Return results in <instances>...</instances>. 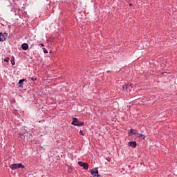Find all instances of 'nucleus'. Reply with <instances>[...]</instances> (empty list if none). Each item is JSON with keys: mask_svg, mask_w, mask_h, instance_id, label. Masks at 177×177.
<instances>
[{"mask_svg": "<svg viewBox=\"0 0 177 177\" xmlns=\"http://www.w3.org/2000/svg\"><path fill=\"white\" fill-rule=\"evenodd\" d=\"M122 89L123 91H127V89H128V86H127V84L122 86Z\"/></svg>", "mask_w": 177, "mask_h": 177, "instance_id": "obj_11", "label": "nucleus"}, {"mask_svg": "<svg viewBox=\"0 0 177 177\" xmlns=\"http://www.w3.org/2000/svg\"><path fill=\"white\" fill-rule=\"evenodd\" d=\"M129 6H132V4H131V3H129Z\"/></svg>", "mask_w": 177, "mask_h": 177, "instance_id": "obj_20", "label": "nucleus"}, {"mask_svg": "<svg viewBox=\"0 0 177 177\" xmlns=\"http://www.w3.org/2000/svg\"><path fill=\"white\" fill-rule=\"evenodd\" d=\"M133 135H134L136 136V138H142L143 140H145V139L146 138V137L145 136V135L142 134V133H133Z\"/></svg>", "mask_w": 177, "mask_h": 177, "instance_id": "obj_6", "label": "nucleus"}, {"mask_svg": "<svg viewBox=\"0 0 177 177\" xmlns=\"http://www.w3.org/2000/svg\"><path fill=\"white\" fill-rule=\"evenodd\" d=\"M4 35H6V37H8V35L6 33H4Z\"/></svg>", "mask_w": 177, "mask_h": 177, "instance_id": "obj_18", "label": "nucleus"}, {"mask_svg": "<svg viewBox=\"0 0 177 177\" xmlns=\"http://www.w3.org/2000/svg\"><path fill=\"white\" fill-rule=\"evenodd\" d=\"M91 174H93V177H99L100 175H99V171L97 170V168H95L91 170Z\"/></svg>", "mask_w": 177, "mask_h": 177, "instance_id": "obj_4", "label": "nucleus"}, {"mask_svg": "<svg viewBox=\"0 0 177 177\" xmlns=\"http://www.w3.org/2000/svg\"><path fill=\"white\" fill-rule=\"evenodd\" d=\"M80 135H82V136H84V131H82V130L80 131Z\"/></svg>", "mask_w": 177, "mask_h": 177, "instance_id": "obj_15", "label": "nucleus"}, {"mask_svg": "<svg viewBox=\"0 0 177 177\" xmlns=\"http://www.w3.org/2000/svg\"><path fill=\"white\" fill-rule=\"evenodd\" d=\"M4 41H6V38H5V37H0V42H3Z\"/></svg>", "mask_w": 177, "mask_h": 177, "instance_id": "obj_12", "label": "nucleus"}, {"mask_svg": "<svg viewBox=\"0 0 177 177\" xmlns=\"http://www.w3.org/2000/svg\"><path fill=\"white\" fill-rule=\"evenodd\" d=\"M4 62H9V57H6L5 59H4Z\"/></svg>", "mask_w": 177, "mask_h": 177, "instance_id": "obj_13", "label": "nucleus"}, {"mask_svg": "<svg viewBox=\"0 0 177 177\" xmlns=\"http://www.w3.org/2000/svg\"><path fill=\"white\" fill-rule=\"evenodd\" d=\"M21 48L23 49V50H27V49H28V44H26V43H24L21 45Z\"/></svg>", "mask_w": 177, "mask_h": 177, "instance_id": "obj_7", "label": "nucleus"}, {"mask_svg": "<svg viewBox=\"0 0 177 177\" xmlns=\"http://www.w3.org/2000/svg\"><path fill=\"white\" fill-rule=\"evenodd\" d=\"M43 50L44 53H48V50H46V48H43Z\"/></svg>", "mask_w": 177, "mask_h": 177, "instance_id": "obj_14", "label": "nucleus"}, {"mask_svg": "<svg viewBox=\"0 0 177 177\" xmlns=\"http://www.w3.org/2000/svg\"><path fill=\"white\" fill-rule=\"evenodd\" d=\"M10 168L12 169V171H15V169H17L19 168H24V165L21 163L12 164L10 165Z\"/></svg>", "mask_w": 177, "mask_h": 177, "instance_id": "obj_2", "label": "nucleus"}, {"mask_svg": "<svg viewBox=\"0 0 177 177\" xmlns=\"http://www.w3.org/2000/svg\"><path fill=\"white\" fill-rule=\"evenodd\" d=\"M129 146L131 147H136V142H129Z\"/></svg>", "mask_w": 177, "mask_h": 177, "instance_id": "obj_9", "label": "nucleus"}, {"mask_svg": "<svg viewBox=\"0 0 177 177\" xmlns=\"http://www.w3.org/2000/svg\"><path fill=\"white\" fill-rule=\"evenodd\" d=\"M107 161H110V158H107Z\"/></svg>", "mask_w": 177, "mask_h": 177, "instance_id": "obj_19", "label": "nucleus"}, {"mask_svg": "<svg viewBox=\"0 0 177 177\" xmlns=\"http://www.w3.org/2000/svg\"><path fill=\"white\" fill-rule=\"evenodd\" d=\"M71 124L74 125L75 127H84V125L85 124V122H80V121H78L77 118H73Z\"/></svg>", "mask_w": 177, "mask_h": 177, "instance_id": "obj_1", "label": "nucleus"}, {"mask_svg": "<svg viewBox=\"0 0 177 177\" xmlns=\"http://www.w3.org/2000/svg\"><path fill=\"white\" fill-rule=\"evenodd\" d=\"M32 136L30 133H24V134L21 135V139H26V140H28V139H30V138Z\"/></svg>", "mask_w": 177, "mask_h": 177, "instance_id": "obj_3", "label": "nucleus"}, {"mask_svg": "<svg viewBox=\"0 0 177 177\" xmlns=\"http://www.w3.org/2000/svg\"><path fill=\"white\" fill-rule=\"evenodd\" d=\"M130 133H135V132H133V129H131Z\"/></svg>", "mask_w": 177, "mask_h": 177, "instance_id": "obj_16", "label": "nucleus"}, {"mask_svg": "<svg viewBox=\"0 0 177 177\" xmlns=\"http://www.w3.org/2000/svg\"><path fill=\"white\" fill-rule=\"evenodd\" d=\"M11 64H12V66H15V57H12Z\"/></svg>", "mask_w": 177, "mask_h": 177, "instance_id": "obj_10", "label": "nucleus"}, {"mask_svg": "<svg viewBox=\"0 0 177 177\" xmlns=\"http://www.w3.org/2000/svg\"><path fill=\"white\" fill-rule=\"evenodd\" d=\"M77 164H78V165H80V167H82L83 169H84L85 170H86V169H88V168H89V165L86 162H78Z\"/></svg>", "mask_w": 177, "mask_h": 177, "instance_id": "obj_5", "label": "nucleus"}, {"mask_svg": "<svg viewBox=\"0 0 177 177\" xmlns=\"http://www.w3.org/2000/svg\"><path fill=\"white\" fill-rule=\"evenodd\" d=\"M24 81H26V79H21L19 81L18 84L19 88H23V82H24Z\"/></svg>", "mask_w": 177, "mask_h": 177, "instance_id": "obj_8", "label": "nucleus"}, {"mask_svg": "<svg viewBox=\"0 0 177 177\" xmlns=\"http://www.w3.org/2000/svg\"><path fill=\"white\" fill-rule=\"evenodd\" d=\"M0 37H3V35H2V32H0Z\"/></svg>", "mask_w": 177, "mask_h": 177, "instance_id": "obj_17", "label": "nucleus"}]
</instances>
